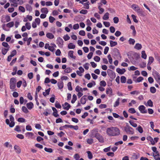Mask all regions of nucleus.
<instances>
[{"mask_svg":"<svg viewBox=\"0 0 160 160\" xmlns=\"http://www.w3.org/2000/svg\"><path fill=\"white\" fill-rule=\"evenodd\" d=\"M136 130H138L141 133H142L143 132V130L142 128L140 126L136 128Z\"/></svg>","mask_w":160,"mask_h":160,"instance_id":"obj_55","label":"nucleus"},{"mask_svg":"<svg viewBox=\"0 0 160 160\" xmlns=\"http://www.w3.org/2000/svg\"><path fill=\"white\" fill-rule=\"evenodd\" d=\"M150 92L152 93H154L156 92V90L155 88L154 87H152L150 88Z\"/></svg>","mask_w":160,"mask_h":160,"instance_id":"obj_45","label":"nucleus"},{"mask_svg":"<svg viewBox=\"0 0 160 160\" xmlns=\"http://www.w3.org/2000/svg\"><path fill=\"white\" fill-rule=\"evenodd\" d=\"M18 121L20 122H25V119L22 118H19L17 120Z\"/></svg>","mask_w":160,"mask_h":160,"instance_id":"obj_56","label":"nucleus"},{"mask_svg":"<svg viewBox=\"0 0 160 160\" xmlns=\"http://www.w3.org/2000/svg\"><path fill=\"white\" fill-rule=\"evenodd\" d=\"M153 156L155 160H160V155L156 156L155 155V153H153Z\"/></svg>","mask_w":160,"mask_h":160,"instance_id":"obj_64","label":"nucleus"},{"mask_svg":"<svg viewBox=\"0 0 160 160\" xmlns=\"http://www.w3.org/2000/svg\"><path fill=\"white\" fill-rule=\"evenodd\" d=\"M63 38L65 41H68L70 38V37L68 34L64 35Z\"/></svg>","mask_w":160,"mask_h":160,"instance_id":"obj_57","label":"nucleus"},{"mask_svg":"<svg viewBox=\"0 0 160 160\" xmlns=\"http://www.w3.org/2000/svg\"><path fill=\"white\" fill-rule=\"evenodd\" d=\"M135 42V40L132 38H130L128 40V43L130 45H133Z\"/></svg>","mask_w":160,"mask_h":160,"instance_id":"obj_28","label":"nucleus"},{"mask_svg":"<svg viewBox=\"0 0 160 160\" xmlns=\"http://www.w3.org/2000/svg\"><path fill=\"white\" fill-rule=\"evenodd\" d=\"M22 111L25 113H27L29 112L28 109L25 106H22Z\"/></svg>","mask_w":160,"mask_h":160,"instance_id":"obj_44","label":"nucleus"},{"mask_svg":"<svg viewBox=\"0 0 160 160\" xmlns=\"http://www.w3.org/2000/svg\"><path fill=\"white\" fill-rule=\"evenodd\" d=\"M75 47V45L72 43H70L68 46V48L69 49H74Z\"/></svg>","mask_w":160,"mask_h":160,"instance_id":"obj_38","label":"nucleus"},{"mask_svg":"<svg viewBox=\"0 0 160 160\" xmlns=\"http://www.w3.org/2000/svg\"><path fill=\"white\" fill-rule=\"evenodd\" d=\"M68 89L70 91L72 90V84L71 82H69L67 84Z\"/></svg>","mask_w":160,"mask_h":160,"instance_id":"obj_46","label":"nucleus"},{"mask_svg":"<svg viewBox=\"0 0 160 160\" xmlns=\"http://www.w3.org/2000/svg\"><path fill=\"white\" fill-rule=\"evenodd\" d=\"M107 134L110 137H116L121 134L120 129L117 127H112L108 128L106 129Z\"/></svg>","mask_w":160,"mask_h":160,"instance_id":"obj_1","label":"nucleus"},{"mask_svg":"<svg viewBox=\"0 0 160 160\" xmlns=\"http://www.w3.org/2000/svg\"><path fill=\"white\" fill-rule=\"evenodd\" d=\"M131 8L135 12H137L138 14L141 16H144V12L142 9H140L138 6L135 4H133L131 5Z\"/></svg>","mask_w":160,"mask_h":160,"instance_id":"obj_2","label":"nucleus"},{"mask_svg":"<svg viewBox=\"0 0 160 160\" xmlns=\"http://www.w3.org/2000/svg\"><path fill=\"white\" fill-rule=\"evenodd\" d=\"M109 13L108 12L106 13L103 17V19L105 20H107L109 18Z\"/></svg>","mask_w":160,"mask_h":160,"instance_id":"obj_32","label":"nucleus"},{"mask_svg":"<svg viewBox=\"0 0 160 160\" xmlns=\"http://www.w3.org/2000/svg\"><path fill=\"white\" fill-rule=\"evenodd\" d=\"M141 57L145 59L147 58V56L144 51H142L141 52Z\"/></svg>","mask_w":160,"mask_h":160,"instance_id":"obj_34","label":"nucleus"},{"mask_svg":"<svg viewBox=\"0 0 160 160\" xmlns=\"http://www.w3.org/2000/svg\"><path fill=\"white\" fill-rule=\"evenodd\" d=\"M26 8L27 10L29 11H31L32 9L31 6L28 4L26 5Z\"/></svg>","mask_w":160,"mask_h":160,"instance_id":"obj_62","label":"nucleus"},{"mask_svg":"<svg viewBox=\"0 0 160 160\" xmlns=\"http://www.w3.org/2000/svg\"><path fill=\"white\" fill-rule=\"evenodd\" d=\"M10 117V121H11V122L10 123V121L8 119H7L6 120V124L8 125L11 128H12L15 125V122H14V119L13 116L11 115L9 116Z\"/></svg>","mask_w":160,"mask_h":160,"instance_id":"obj_5","label":"nucleus"},{"mask_svg":"<svg viewBox=\"0 0 160 160\" xmlns=\"http://www.w3.org/2000/svg\"><path fill=\"white\" fill-rule=\"evenodd\" d=\"M72 71V69L68 67L64 70V72L65 73H69L71 72Z\"/></svg>","mask_w":160,"mask_h":160,"instance_id":"obj_47","label":"nucleus"},{"mask_svg":"<svg viewBox=\"0 0 160 160\" xmlns=\"http://www.w3.org/2000/svg\"><path fill=\"white\" fill-rule=\"evenodd\" d=\"M25 134L28 138H32V137L34 135L33 133L32 132H27Z\"/></svg>","mask_w":160,"mask_h":160,"instance_id":"obj_17","label":"nucleus"},{"mask_svg":"<svg viewBox=\"0 0 160 160\" xmlns=\"http://www.w3.org/2000/svg\"><path fill=\"white\" fill-rule=\"evenodd\" d=\"M9 49V48H2V54L3 55H5L7 52L8 51Z\"/></svg>","mask_w":160,"mask_h":160,"instance_id":"obj_23","label":"nucleus"},{"mask_svg":"<svg viewBox=\"0 0 160 160\" xmlns=\"http://www.w3.org/2000/svg\"><path fill=\"white\" fill-rule=\"evenodd\" d=\"M14 22H11L7 24L6 26L8 28H11L13 27L14 26Z\"/></svg>","mask_w":160,"mask_h":160,"instance_id":"obj_29","label":"nucleus"},{"mask_svg":"<svg viewBox=\"0 0 160 160\" xmlns=\"http://www.w3.org/2000/svg\"><path fill=\"white\" fill-rule=\"evenodd\" d=\"M142 45L139 43H137L134 46V48L137 50H140L142 48Z\"/></svg>","mask_w":160,"mask_h":160,"instance_id":"obj_18","label":"nucleus"},{"mask_svg":"<svg viewBox=\"0 0 160 160\" xmlns=\"http://www.w3.org/2000/svg\"><path fill=\"white\" fill-rule=\"evenodd\" d=\"M147 139L148 140L150 141L151 142V143L152 145H154L155 144V142L153 140L152 138L150 137H148L147 138Z\"/></svg>","mask_w":160,"mask_h":160,"instance_id":"obj_30","label":"nucleus"},{"mask_svg":"<svg viewBox=\"0 0 160 160\" xmlns=\"http://www.w3.org/2000/svg\"><path fill=\"white\" fill-rule=\"evenodd\" d=\"M140 157V154L138 153H133L132 157L133 159H136Z\"/></svg>","mask_w":160,"mask_h":160,"instance_id":"obj_27","label":"nucleus"},{"mask_svg":"<svg viewBox=\"0 0 160 160\" xmlns=\"http://www.w3.org/2000/svg\"><path fill=\"white\" fill-rule=\"evenodd\" d=\"M58 86L59 89H62L63 87V84L62 82H58Z\"/></svg>","mask_w":160,"mask_h":160,"instance_id":"obj_35","label":"nucleus"},{"mask_svg":"<svg viewBox=\"0 0 160 160\" xmlns=\"http://www.w3.org/2000/svg\"><path fill=\"white\" fill-rule=\"evenodd\" d=\"M109 29H110V31L111 33H113L115 32V28L113 26L110 27Z\"/></svg>","mask_w":160,"mask_h":160,"instance_id":"obj_61","label":"nucleus"},{"mask_svg":"<svg viewBox=\"0 0 160 160\" xmlns=\"http://www.w3.org/2000/svg\"><path fill=\"white\" fill-rule=\"evenodd\" d=\"M44 150L47 152H50V153H52L53 152L52 149L51 148H48L46 147L45 148Z\"/></svg>","mask_w":160,"mask_h":160,"instance_id":"obj_51","label":"nucleus"},{"mask_svg":"<svg viewBox=\"0 0 160 160\" xmlns=\"http://www.w3.org/2000/svg\"><path fill=\"white\" fill-rule=\"evenodd\" d=\"M131 16L133 21L134 22L136 23H138V21L137 19H136V17L135 15L133 14H132Z\"/></svg>","mask_w":160,"mask_h":160,"instance_id":"obj_54","label":"nucleus"},{"mask_svg":"<svg viewBox=\"0 0 160 160\" xmlns=\"http://www.w3.org/2000/svg\"><path fill=\"white\" fill-rule=\"evenodd\" d=\"M116 71L118 73L121 74H123L126 72V70L124 68L121 69L120 68H118L116 69Z\"/></svg>","mask_w":160,"mask_h":160,"instance_id":"obj_16","label":"nucleus"},{"mask_svg":"<svg viewBox=\"0 0 160 160\" xmlns=\"http://www.w3.org/2000/svg\"><path fill=\"white\" fill-rule=\"evenodd\" d=\"M2 46L7 48H10V47L8 44L6 42H3L2 44Z\"/></svg>","mask_w":160,"mask_h":160,"instance_id":"obj_53","label":"nucleus"},{"mask_svg":"<svg viewBox=\"0 0 160 160\" xmlns=\"http://www.w3.org/2000/svg\"><path fill=\"white\" fill-rule=\"evenodd\" d=\"M144 104L147 107L149 106L150 107H152L153 106V102L151 99L149 100L147 103L145 102Z\"/></svg>","mask_w":160,"mask_h":160,"instance_id":"obj_13","label":"nucleus"},{"mask_svg":"<svg viewBox=\"0 0 160 160\" xmlns=\"http://www.w3.org/2000/svg\"><path fill=\"white\" fill-rule=\"evenodd\" d=\"M115 51L116 53L115 54V55L116 56L118 57V59H119V58L120 59H121L122 58V56L120 52H119L118 50L117 49H115Z\"/></svg>","mask_w":160,"mask_h":160,"instance_id":"obj_21","label":"nucleus"},{"mask_svg":"<svg viewBox=\"0 0 160 160\" xmlns=\"http://www.w3.org/2000/svg\"><path fill=\"white\" fill-rule=\"evenodd\" d=\"M95 137L101 143L104 142V138L102 136H101L99 133H96L95 135Z\"/></svg>","mask_w":160,"mask_h":160,"instance_id":"obj_9","label":"nucleus"},{"mask_svg":"<svg viewBox=\"0 0 160 160\" xmlns=\"http://www.w3.org/2000/svg\"><path fill=\"white\" fill-rule=\"evenodd\" d=\"M49 21L51 23H52L55 20V18L52 16H50L49 18Z\"/></svg>","mask_w":160,"mask_h":160,"instance_id":"obj_60","label":"nucleus"},{"mask_svg":"<svg viewBox=\"0 0 160 160\" xmlns=\"http://www.w3.org/2000/svg\"><path fill=\"white\" fill-rule=\"evenodd\" d=\"M16 54L17 51L16 50H14L11 52L10 55L12 57L15 55Z\"/></svg>","mask_w":160,"mask_h":160,"instance_id":"obj_58","label":"nucleus"},{"mask_svg":"<svg viewBox=\"0 0 160 160\" xmlns=\"http://www.w3.org/2000/svg\"><path fill=\"white\" fill-rule=\"evenodd\" d=\"M98 8L99 10L98 13L100 14H102L104 11V9L103 8H101L100 6H98Z\"/></svg>","mask_w":160,"mask_h":160,"instance_id":"obj_50","label":"nucleus"},{"mask_svg":"<svg viewBox=\"0 0 160 160\" xmlns=\"http://www.w3.org/2000/svg\"><path fill=\"white\" fill-rule=\"evenodd\" d=\"M153 75L157 82L160 85V74L155 71L153 73Z\"/></svg>","mask_w":160,"mask_h":160,"instance_id":"obj_7","label":"nucleus"},{"mask_svg":"<svg viewBox=\"0 0 160 160\" xmlns=\"http://www.w3.org/2000/svg\"><path fill=\"white\" fill-rule=\"evenodd\" d=\"M138 109L141 113L143 114L146 113L147 112L145 107L143 105H140L138 107Z\"/></svg>","mask_w":160,"mask_h":160,"instance_id":"obj_10","label":"nucleus"},{"mask_svg":"<svg viewBox=\"0 0 160 160\" xmlns=\"http://www.w3.org/2000/svg\"><path fill=\"white\" fill-rule=\"evenodd\" d=\"M46 37L48 38L52 39L54 38V36L52 33L48 32L46 34Z\"/></svg>","mask_w":160,"mask_h":160,"instance_id":"obj_25","label":"nucleus"},{"mask_svg":"<svg viewBox=\"0 0 160 160\" xmlns=\"http://www.w3.org/2000/svg\"><path fill=\"white\" fill-rule=\"evenodd\" d=\"M18 10L22 12H25V9L24 7L21 6H19V7Z\"/></svg>","mask_w":160,"mask_h":160,"instance_id":"obj_48","label":"nucleus"},{"mask_svg":"<svg viewBox=\"0 0 160 160\" xmlns=\"http://www.w3.org/2000/svg\"><path fill=\"white\" fill-rule=\"evenodd\" d=\"M63 109L67 110H68L70 108L71 106L67 102L64 103V105H62Z\"/></svg>","mask_w":160,"mask_h":160,"instance_id":"obj_14","label":"nucleus"},{"mask_svg":"<svg viewBox=\"0 0 160 160\" xmlns=\"http://www.w3.org/2000/svg\"><path fill=\"white\" fill-rule=\"evenodd\" d=\"M128 112L129 113L132 114H133L136 112V111L134 108H131L128 110Z\"/></svg>","mask_w":160,"mask_h":160,"instance_id":"obj_43","label":"nucleus"},{"mask_svg":"<svg viewBox=\"0 0 160 160\" xmlns=\"http://www.w3.org/2000/svg\"><path fill=\"white\" fill-rule=\"evenodd\" d=\"M106 93L109 97H111L112 95V91L111 88H107L106 90Z\"/></svg>","mask_w":160,"mask_h":160,"instance_id":"obj_12","label":"nucleus"},{"mask_svg":"<svg viewBox=\"0 0 160 160\" xmlns=\"http://www.w3.org/2000/svg\"><path fill=\"white\" fill-rule=\"evenodd\" d=\"M87 95H85L81 98L80 100V102L82 104H84L86 103L87 100Z\"/></svg>","mask_w":160,"mask_h":160,"instance_id":"obj_11","label":"nucleus"},{"mask_svg":"<svg viewBox=\"0 0 160 160\" xmlns=\"http://www.w3.org/2000/svg\"><path fill=\"white\" fill-rule=\"evenodd\" d=\"M57 44L60 48H62L63 45V41L60 37H58L57 40Z\"/></svg>","mask_w":160,"mask_h":160,"instance_id":"obj_8","label":"nucleus"},{"mask_svg":"<svg viewBox=\"0 0 160 160\" xmlns=\"http://www.w3.org/2000/svg\"><path fill=\"white\" fill-rule=\"evenodd\" d=\"M124 131L127 134L133 135L134 133V130L129 125L128 123L124 127Z\"/></svg>","mask_w":160,"mask_h":160,"instance_id":"obj_3","label":"nucleus"},{"mask_svg":"<svg viewBox=\"0 0 160 160\" xmlns=\"http://www.w3.org/2000/svg\"><path fill=\"white\" fill-rule=\"evenodd\" d=\"M16 79L14 78H12L10 81V89L14 90L16 88Z\"/></svg>","mask_w":160,"mask_h":160,"instance_id":"obj_6","label":"nucleus"},{"mask_svg":"<svg viewBox=\"0 0 160 160\" xmlns=\"http://www.w3.org/2000/svg\"><path fill=\"white\" fill-rule=\"evenodd\" d=\"M77 100V97L76 95L74 94L72 96V98L71 101V103H74Z\"/></svg>","mask_w":160,"mask_h":160,"instance_id":"obj_40","label":"nucleus"},{"mask_svg":"<svg viewBox=\"0 0 160 160\" xmlns=\"http://www.w3.org/2000/svg\"><path fill=\"white\" fill-rule=\"evenodd\" d=\"M26 28L28 30H30L31 28V25L30 22H27L25 24Z\"/></svg>","mask_w":160,"mask_h":160,"instance_id":"obj_49","label":"nucleus"},{"mask_svg":"<svg viewBox=\"0 0 160 160\" xmlns=\"http://www.w3.org/2000/svg\"><path fill=\"white\" fill-rule=\"evenodd\" d=\"M154 58L150 56L149 57L148 64L151 65L154 61Z\"/></svg>","mask_w":160,"mask_h":160,"instance_id":"obj_26","label":"nucleus"},{"mask_svg":"<svg viewBox=\"0 0 160 160\" xmlns=\"http://www.w3.org/2000/svg\"><path fill=\"white\" fill-rule=\"evenodd\" d=\"M108 58L109 62V63L110 64H111L112 63V59L111 57V55L110 54H109L108 55Z\"/></svg>","mask_w":160,"mask_h":160,"instance_id":"obj_59","label":"nucleus"},{"mask_svg":"<svg viewBox=\"0 0 160 160\" xmlns=\"http://www.w3.org/2000/svg\"><path fill=\"white\" fill-rule=\"evenodd\" d=\"M41 11L42 12L45 14H47L48 12V8H42Z\"/></svg>","mask_w":160,"mask_h":160,"instance_id":"obj_33","label":"nucleus"},{"mask_svg":"<svg viewBox=\"0 0 160 160\" xmlns=\"http://www.w3.org/2000/svg\"><path fill=\"white\" fill-rule=\"evenodd\" d=\"M11 3V5L17 7L18 5H22L23 3V0H9Z\"/></svg>","mask_w":160,"mask_h":160,"instance_id":"obj_4","label":"nucleus"},{"mask_svg":"<svg viewBox=\"0 0 160 160\" xmlns=\"http://www.w3.org/2000/svg\"><path fill=\"white\" fill-rule=\"evenodd\" d=\"M27 108L29 110L31 109L33 107V104L31 102L28 103L26 104Z\"/></svg>","mask_w":160,"mask_h":160,"instance_id":"obj_20","label":"nucleus"},{"mask_svg":"<svg viewBox=\"0 0 160 160\" xmlns=\"http://www.w3.org/2000/svg\"><path fill=\"white\" fill-rule=\"evenodd\" d=\"M110 45L111 47H113L118 44L117 42L115 41H113L112 40L110 41Z\"/></svg>","mask_w":160,"mask_h":160,"instance_id":"obj_31","label":"nucleus"},{"mask_svg":"<svg viewBox=\"0 0 160 160\" xmlns=\"http://www.w3.org/2000/svg\"><path fill=\"white\" fill-rule=\"evenodd\" d=\"M80 3H81L82 4L84 7V8L86 9H88L89 8V2H86V3H82L81 2V1H80Z\"/></svg>","mask_w":160,"mask_h":160,"instance_id":"obj_24","label":"nucleus"},{"mask_svg":"<svg viewBox=\"0 0 160 160\" xmlns=\"http://www.w3.org/2000/svg\"><path fill=\"white\" fill-rule=\"evenodd\" d=\"M14 148L15 151V152L18 154L21 152V149L19 146L17 145H15L14 147Z\"/></svg>","mask_w":160,"mask_h":160,"instance_id":"obj_15","label":"nucleus"},{"mask_svg":"<svg viewBox=\"0 0 160 160\" xmlns=\"http://www.w3.org/2000/svg\"><path fill=\"white\" fill-rule=\"evenodd\" d=\"M120 99V98H118L117 99L116 101H115V103H114L113 105L114 107H116L119 105Z\"/></svg>","mask_w":160,"mask_h":160,"instance_id":"obj_37","label":"nucleus"},{"mask_svg":"<svg viewBox=\"0 0 160 160\" xmlns=\"http://www.w3.org/2000/svg\"><path fill=\"white\" fill-rule=\"evenodd\" d=\"M121 82L122 83H125L126 82V78L124 76H122L121 77Z\"/></svg>","mask_w":160,"mask_h":160,"instance_id":"obj_42","label":"nucleus"},{"mask_svg":"<svg viewBox=\"0 0 160 160\" xmlns=\"http://www.w3.org/2000/svg\"><path fill=\"white\" fill-rule=\"evenodd\" d=\"M75 91L77 92H79L80 91H81V92H82V88H81L79 86H77L76 88H75Z\"/></svg>","mask_w":160,"mask_h":160,"instance_id":"obj_52","label":"nucleus"},{"mask_svg":"<svg viewBox=\"0 0 160 160\" xmlns=\"http://www.w3.org/2000/svg\"><path fill=\"white\" fill-rule=\"evenodd\" d=\"M87 153L88 154V157L89 159H92L93 157V156L91 152L89 151H88L87 152Z\"/></svg>","mask_w":160,"mask_h":160,"instance_id":"obj_41","label":"nucleus"},{"mask_svg":"<svg viewBox=\"0 0 160 160\" xmlns=\"http://www.w3.org/2000/svg\"><path fill=\"white\" fill-rule=\"evenodd\" d=\"M5 20V21H3V20L1 19V21L2 22H8L10 21L11 18L9 16H6L4 17Z\"/></svg>","mask_w":160,"mask_h":160,"instance_id":"obj_19","label":"nucleus"},{"mask_svg":"<svg viewBox=\"0 0 160 160\" xmlns=\"http://www.w3.org/2000/svg\"><path fill=\"white\" fill-rule=\"evenodd\" d=\"M106 84V83L104 81H102L100 82V85L101 86L105 87Z\"/></svg>","mask_w":160,"mask_h":160,"instance_id":"obj_63","label":"nucleus"},{"mask_svg":"<svg viewBox=\"0 0 160 160\" xmlns=\"http://www.w3.org/2000/svg\"><path fill=\"white\" fill-rule=\"evenodd\" d=\"M129 123L131 125H132V127L134 128H136L137 126V124L134 122L132 120H130L129 121Z\"/></svg>","mask_w":160,"mask_h":160,"instance_id":"obj_39","label":"nucleus"},{"mask_svg":"<svg viewBox=\"0 0 160 160\" xmlns=\"http://www.w3.org/2000/svg\"><path fill=\"white\" fill-rule=\"evenodd\" d=\"M109 75L110 76V77L112 78H114L116 76L115 73L113 72L112 70H110V72L109 74Z\"/></svg>","mask_w":160,"mask_h":160,"instance_id":"obj_36","label":"nucleus"},{"mask_svg":"<svg viewBox=\"0 0 160 160\" xmlns=\"http://www.w3.org/2000/svg\"><path fill=\"white\" fill-rule=\"evenodd\" d=\"M73 52L72 51H70L68 52V56L69 57L71 58L75 59L76 58V56H73Z\"/></svg>","mask_w":160,"mask_h":160,"instance_id":"obj_22","label":"nucleus"}]
</instances>
